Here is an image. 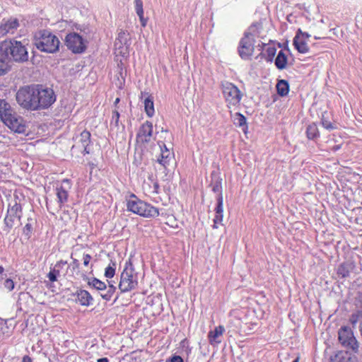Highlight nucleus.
Wrapping results in <instances>:
<instances>
[{
	"label": "nucleus",
	"instance_id": "1",
	"mask_svg": "<svg viewBox=\"0 0 362 362\" xmlns=\"http://www.w3.org/2000/svg\"><path fill=\"white\" fill-rule=\"evenodd\" d=\"M0 46L8 55L9 59L16 62H24L28 59V52L26 47L20 41L4 40Z\"/></svg>",
	"mask_w": 362,
	"mask_h": 362
},
{
	"label": "nucleus",
	"instance_id": "2",
	"mask_svg": "<svg viewBox=\"0 0 362 362\" xmlns=\"http://www.w3.org/2000/svg\"><path fill=\"white\" fill-rule=\"evenodd\" d=\"M127 210L146 218H155L158 216V209L138 199L132 194L127 203Z\"/></svg>",
	"mask_w": 362,
	"mask_h": 362
},
{
	"label": "nucleus",
	"instance_id": "3",
	"mask_svg": "<svg viewBox=\"0 0 362 362\" xmlns=\"http://www.w3.org/2000/svg\"><path fill=\"white\" fill-rule=\"evenodd\" d=\"M34 44L42 52L54 53L59 50L60 41L51 32L44 30L35 35Z\"/></svg>",
	"mask_w": 362,
	"mask_h": 362
},
{
	"label": "nucleus",
	"instance_id": "4",
	"mask_svg": "<svg viewBox=\"0 0 362 362\" xmlns=\"http://www.w3.org/2000/svg\"><path fill=\"white\" fill-rule=\"evenodd\" d=\"M37 85L25 86L18 89L16 98L18 104L25 110L36 111Z\"/></svg>",
	"mask_w": 362,
	"mask_h": 362
},
{
	"label": "nucleus",
	"instance_id": "5",
	"mask_svg": "<svg viewBox=\"0 0 362 362\" xmlns=\"http://www.w3.org/2000/svg\"><path fill=\"white\" fill-rule=\"evenodd\" d=\"M138 285L137 273L130 261L126 262L125 267L120 275L119 289L121 293H127L136 288Z\"/></svg>",
	"mask_w": 362,
	"mask_h": 362
},
{
	"label": "nucleus",
	"instance_id": "6",
	"mask_svg": "<svg viewBox=\"0 0 362 362\" xmlns=\"http://www.w3.org/2000/svg\"><path fill=\"white\" fill-rule=\"evenodd\" d=\"M36 110L48 109L56 101L57 97L52 88L37 85Z\"/></svg>",
	"mask_w": 362,
	"mask_h": 362
},
{
	"label": "nucleus",
	"instance_id": "7",
	"mask_svg": "<svg viewBox=\"0 0 362 362\" xmlns=\"http://www.w3.org/2000/svg\"><path fill=\"white\" fill-rule=\"evenodd\" d=\"M254 30L255 26H250L248 31L245 33L244 37L240 42L238 52L242 59H248L253 54L255 49V35L252 34V31Z\"/></svg>",
	"mask_w": 362,
	"mask_h": 362
},
{
	"label": "nucleus",
	"instance_id": "8",
	"mask_svg": "<svg viewBox=\"0 0 362 362\" xmlns=\"http://www.w3.org/2000/svg\"><path fill=\"white\" fill-rule=\"evenodd\" d=\"M86 40L76 33H70L65 37V45L74 53H82L86 49Z\"/></svg>",
	"mask_w": 362,
	"mask_h": 362
},
{
	"label": "nucleus",
	"instance_id": "9",
	"mask_svg": "<svg viewBox=\"0 0 362 362\" xmlns=\"http://www.w3.org/2000/svg\"><path fill=\"white\" fill-rule=\"evenodd\" d=\"M21 216V206L19 204L16 202L12 206L8 207L6 216L4 218L5 228L7 232H9L16 224L20 222Z\"/></svg>",
	"mask_w": 362,
	"mask_h": 362
},
{
	"label": "nucleus",
	"instance_id": "10",
	"mask_svg": "<svg viewBox=\"0 0 362 362\" xmlns=\"http://www.w3.org/2000/svg\"><path fill=\"white\" fill-rule=\"evenodd\" d=\"M3 123L16 133L24 134L26 132V124L24 119L16 112Z\"/></svg>",
	"mask_w": 362,
	"mask_h": 362
},
{
	"label": "nucleus",
	"instance_id": "11",
	"mask_svg": "<svg viewBox=\"0 0 362 362\" xmlns=\"http://www.w3.org/2000/svg\"><path fill=\"white\" fill-rule=\"evenodd\" d=\"M339 340L344 346L350 348L353 351H356L358 348L356 339L346 328H341L339 331Z\"/></svg>",
	"mask_w": 362,
	"mask_h": 362
},
{
	"label": "nucleus",
	"instance_id": "12",
	"mask_svg": "<svg viewBox=\"0 0 362 362\" xmlns=\"http://www.w3.org/2000/svg\"><path fill=\"white\" fill-rule=\"evenodd\" d=\"M71 187V184L68 179L63 180L60 185L57 187L56 194L60 207L68 201L69 192Z\"/></svg>",
	"mask_w": 362,
	"mask_h": 362
},
{
	"label": "nucleus",
	"instance_id": "13",
	"mask_svg": "<svg viewBox=\"0 0 362 362\" xmlns=\"http://www.w3.org/2000/svg\"><path fill=\"white\" fill-rule=\"evenodd\" d=\"M153 134V124L146 121L140 127L136 135L137 141L141 143H148Z\"/></svg>",
	"mask_w": 362,
	"mask_h": 362
},
{
	"label": "nucleus",
	"instance_id": "14",
	"mask_svg": "<svg viewBox=\"0 0 362 362\" xmlns=\"http://www.w3.org/2000/svg\"><path fill=\"white\" fill-rule=\"evenodd\" d=\"M18 27L19 22L17 18L3 19L0 23V35L4 36L8 33L13 34Z\"/></svg>",
	"mask_w": 362,
	"mask_h": 362
},
{
	"label": "nucleus",
	"instance_id": "15",
	"mask_svg": "<svg viewBox=\"0 0 362 362\" xmlns=\"http://www.w3.org/2000/svg\"><path fill=\"white\" fill-rule=\"evenodd\" d=\"M241 98L240 90L233 83H228V103L236 105L240 103Z\"/></svg>",
	"mask_w": 362,
	"mask_h": 362
},
{
	"label": "nucleus",
	"instance_id": "16",
	"mask_svg": "<svg viewBox=\"0 0 362 362\" xmlns=\"http://www.w3.org/2000/svg\"><path fill=\"white\" fill-rule=\"evenodd\" d=\"M90 144V133L88 131H83L80 135L76 137V145L81 146L83 148V154H88V146Z\"/></svg>",
	"mask_w": 362,
	"mask_h": 362
},
{
	"label": "nucleus",
	"instance_id": "17",
	"mask_svg": "<svg viewBox=\"0 0 362 362\" xmlns=\"http://www.w3.org/2000/svg\"><path fill=\"white\" fill-rule=\"evenodd\" d=\"M158 145L160 148V155L158 158V162L163 167L166 168L172 158V153L163 142H158Z\"/></svg>",
	"mask_w": 362,
	"mask_h": 362
},
{
	"label": "nucleus",
	"instance_id": "18",
	"mask_svg": "<svg viewBox=\"0 0 362 362\" xmlns=\"http://www.w3.org/2000/svg\"><path fill=\"white\" fill-rule=\"evenodd\" d=\"M15 113V110L5 100L0 99V119L4 122Z\"/></svg>",
	"mask_w": 362,
	"mask_h": 362
},
{
	"label": "nucleus",
	"instance_id": "19",
	"mask_svg": "<svg viewBox=\"0 0 362 362\" xmlns=\"http://www.w3.org/2000/svg\"><path fill=\"white\" fill-rule=\"evenodd\" d=\"M356 357L348 351H338L335 355L331 356L329 362H355Z\"/></svg>",
	"mask_w": 362,
	"mask_h": 362
},
{
	"label": "nucleus",
	"instance_id": "20",
	"mask_svg": "<svg viewBox=\"0 0 362 362\" xmlns=\"http://www.w3.org/2000/svg\"><path fill=\"white\" fill-rule=\"evenodd\" d=\"M76 300L83 306H89L92 304L93 298L88 291L80 289L76 292Z\"/></svg>",
	"mask_w": 362,
	"mask_h": 362
},
{
	"label": "nucleus",
	"instance_id": "21",
	"mask_svg": "<svg viewBox=\"0 0 362 362\" xmlns=\"http://www.w3.org/2000/svg\"><path fill=\"white\" fill-rule=\"evenodd\" d=\"M11 60L8 58V55L0 46V76L5 75L10 69Z\"/></svg>",
	"mask_w": 362,
	"mask_h": 362
},
{
	"label": "nucleus",
	"instance_id": "22",
	"mask_svg": "<svg viewBox=\"0 0 362 362\" xmlns=\"http://www.w3.org/2000/svg\"><path fill=\"white\" fill-rule=\"evenodd\" d=\"M231 119L235 127L241 128L245 134L247 133L248 127L245 116L239 112H236L234 115H231Z\"/></svg>",
	"mask_w": 362,
	"mask_h": 362
},
{
	"label": "nucleus",
	"instance_id": "23",
	"mask_svg": "<svg viewBox=\"0 0 362 362\" xmlns=\"http://www.w3.org/2000/svg\"><path fill=\"white\" fill-rule=\"evenodd\" d=\"M223 197L221 194H218L217 198V206L216 208V216L214 218V227L217 228V224L223 221Z\"/></svg>",
	"mask_w": 362,
	"mask_h": 362
},
{
	"label": "nucleus",
	"instance_id": "24",
	"mask_svg": "<svg viewBox=\"0 0 362 362\" xmlns=\"http://www.w3.org/2000/svg\"><path fill=\"white\" fill-rule=\"evenodd\" d=\"M225 328L223 326H218L214 330L209 332L208 337L211 344H218L221 340V337L223 334Z\"/></svg>",
	"mask_w": 362,
	"mask_h": 362
},
{
	"label": "nucleus",
	"instance_id": "25",
	"mask_svg": "<svg viewBox=\"0 0 362 362\" xmlns=\"http://www.w3.org/2000/svg\"><path fill=\"white\" fill-rule=\"evenodd\" d=\"M293 45L300 53L305 54L309 51L306 40L298 37V36H295L293 38Z\"/></svg>",
	"mask_w": 362,
	"mask_h": 362
},
{
	"label": "nucleus",
	"instance_id": "26",
	"mask_svg": "<svg viewBox=\"0 0 362 362\" xmlns=\"http://www.w3.org/2000/svg\"><path fill=\"white\" fill-rule=\"evenodd\" d=\"M287 62V56L286 55L283 50H280L275 59V66L278 69L283 70L286 68Z\"/></svg>",
	"mask_w": 362,
	"mask_h": 362
},
{
	"label": "nucleus",
	"instance_id": "27",
	"mask_svg": "<svg viewBox=\"0 0 362 362\" xmlns=\"http://www.w3.org/2000/svg\"><path fill=\"white\" fill-rule=\"evenodd\" d=\"M88 284L99 291H105L107 289L106 284L95 277L88 279Z\"/></svg>",
	"mask_w": 362,
	"mask_h": 362
},
{
	"label": "nucleus",
	"instance_id": "28",
	"mask_svg": "<svg viewBox=\"0 0 362 362\" xmlns=\"http://www.w3.org/2000/svg\"><path fill=\"white\" fill-rule=\"evenodd\" d=\"M144 110L148 117H152L155 113L153 98L151 95H148L144 100Z\"/></svg>",
	"mask_w": 362,
	"mask_h": 362
},
{
	"label": "nucleus",
	"instance_id": "29",
	"mask_svg": "<svg viewBox=\"0 0 362 362\" xmlns=\"http://www.w3.org/2000/svg\"><path fill=\"white\" fill-rule=\"evenodd\" d=\"M238 312L233 311L230 314V319L229 320L230 322V327L233 328V331H238L241 327L242 325V321L240 320V317H237L235 315Z\"/></svg>",
	"mask_w": 362,
	"mask_h": 362
},
{
	"label": "nucleus",
	"instance_id": "30",
	"mask_svg": "<svg viewBox=\"0 0 362 362\" xmlns=\"http://www.w3.org/2000/svg\"><path fill=\"white\" fill-rule=\"evenodd\" d=\"M277 93L281 96H285L288 93L289 85L288 83L284 79L279 80L276 84Z\"/></svg>",
	"mask_w": 362,
	"mask_h": 362
},
{
	"label": "nucleus",
	"instance_id": "31",
	"mask_svg": "<svg viewBox=\"0 0 362 362\" xmlns=\"http://www.w3.org/2000/svg\"><path fill=\"white\" fill-rule=\"evenodd\" d=\"M307 136L309 139H314L319 137L320 134L316 124H309L306 129Z\"/></svg>",
	"mask_w": 362,
	"mask_h": 362
},
{
	"label": "nucleus",
	"instance_id": "32",
	"mask_svg": "<svg viewBox=\"0 0 362 362\" xmlns=\"http://www.w3.org/2000/svg\"><path fill=\"white\" fill-rule=\"evenodd\" d=\"M108 286H107V289L105 293H100V296L103 299L106 301L110 300L113 294L116 291V286H114L110 281H108Z\"/></svg>",
	"mask_w": 362,
	"mask_h": 362
},
{
	"label": "nucleus",
	"instance_id": "33",
	"mask_svg": "<svg viewBox=\"0 0 362 362\" xmlns=\"http://www.w3.org/2000/svg\"><path fill=\"white\" fill-rule=\"evenodd\" d=\"M116 263L111 262L109 265L105 268V276L107 279L112 278L115 274Z\"/></svg>",
	"mask_w": 362,
	"mask_h": 362
},
{
	"label": "nucleus",
	"instance_id": "34",
	"mask_svg": "<svg viewBox=\"0 0 362 362\" xmlns=\"http://www.w3.org/2000/svg\"><path fill=\"white\" fill-rule=\"evenodd\" d=\"M350 269L349 266L347 264H341L339 265L337 269V274L341 277L345 278L349 276Z\"/></svg>",
	"mask_w": 362,
	"mask_h": 362
},
{
	"label": "nucleus",
	"instance_id": "35",
	"mask_svg": "<svg viewBox=\"0 0 362 362\" xmlns=\"http://www.w3.org/2000/svg\"><path fill=\"white\" fill-rule=\"evenodd\" d=\"M59 275H60V274L59 273V270H54V269H52V267H50L49 272L47 274V276L49 281L51 283H53V282L57 281Z\"/></svg>",
	"mask_w": 362,
	"mask_h": 362
},
{
	"label": "nucleus",
	"instance_id": "36",
	"mask_svg": "<svg viewBox=\"0 0 362 362\" xmlns=\"http://www.w3.org/2000/svg\"><path fill=\"white\" fill-rule=\"evenodd\" d=\"M321 124L323 126V127L329 131L337 129L336 125L332 124L328 119H327L324 115H322Z\"/></svg>",
	"mask_w": 362,
	"mask_h": 362
},
{
	"label": "nucleus",
	"instance_id": "37",
	"mask_svg": "<svg viewBox=\"0 0 362 362\" xmlns=\"http://www.w3.org/2000/svg\"><path fill=\"white\" fill-rule=\"evenodd\" d=\"M276 49L274 47H269L266 49L267 61L272 62L274 57L276 54Z\"/></svg>",
	"mask_w": 362,
	"mask_h": 362
},
{
	"label": "nucleus",
	"instance_id": "38",
	"mask_svg": "<svg viewBox=\"0 0 362 362\" xmlns=\"http://www.w3.org/2000/svg\"><path fill=\"white\" fill-rule=\"evenodd\" d=\"M135 10L138 16L144 14L143 2L141 0H134Z\"/></svg>",
	"mask_w": 362,
	"mask_h": 362
},
{
	"label": "nucleus",
	"instance_id": "39",
	"mask_svg": "<svg viewBox=\"0 0 362 362\" xmlns=\"http://www.w3.org/2000/svg\"><path fill=\"white\" fill-rule=\"evenodd\" d=\"M119 119V113L117 110H114L112 112V119H111V124H114L115 126H118Z\"/></svg>",
	"mask_w": 362,
	"mask_h": 362
},
{
	"label": "nucleus",
	"instance_id": "40",
	"mask_svg": "<svg viewBox=\"0 0 362 362\" xmlns=\"http://www.w3.org/2000/svg\"><path fill=\"white\" fill-rule=\"evenodd\" d=\"M4 286L8 291H11L14 288V282L11 279H6L4 283Z\"/></svg>",
	"mask_w": 362,
	"mask_h": 362
},
{
	"label": "nucleus",
	"instance_id": "41",
	"mask_svg": "<svg viewBox=\"0 0 362 362\" xmlns=\"http://www.w3.org/2000/svg\"><path fill=\"white\" fill-rule=\"evenodd\" d=\"M296 36H298V37L301 39H304L305 40H307L310 37V35L308 34L306 32H303L300 28L298 29Z\"/></svg>",
	"mask_w": 362,
	"mask_h": 362
},
{
	"label": "nucleus",
	"instance_id": "42",
	"mask_svg": "<svg viewBox=\"0 0 362 362\" xmlns=\"http://www.w3.org/2000/svg\"><path fill=\"white\" fill-rule=\"evenodd\" d=\"M67 264L66 261L64 260H59L58 261L52 269H54V270H59V273L60 274L61 269Z\"/></svg>",
	"mask_w": 362,
	"mask_h": 362
},
{
	"label": "nucleus",
	"instance_id": "43",
	"mask_svg": "<svg viewBox=\"0 0 362 362\" xmlns=\"http://www.w3.org/2000/svg\"><path fill=\"white\" fill-rule=\"evenodd\" d=\"M71 258L72 259V262L70 264V267H71L73 270L78 269L80 265L78 260L74 258L73 255H71Z\"/></svg>",
	"mask_w": 362,
	"mask_h": 362
},
{
	"label": "nucleus",
	"instance_id": "44",
	"mask_svg": "<svg viewBox=\"0 0 362 362\" xmlns=\"http://www.w3.org/2000/svg\"><path fill=\"white\" fill-rule=\"evenodd\" d=\"M117 40L121 42V43H124L125 44L126 43V41H127V38H126V33L123 30H121L119 33H118V37H117Z\"/></svg>",
	"mask_w": 362,
	"mask_h": 362
},
{
	"label": "nucleus",
	"instance_id": "45",
	"mask_svg": "<svg viewBox=\"0 0 362 362\" xmlns=\"http://www.w3.org/2000/svg\"><path fill=\"white\" fill-rule=\"evenodd\" d=\"M91 258L92 257H91V256L90 255L84 254L83 256V265L86 266V267L88 266Z\"/></svg>",
	"mask_w": 362,
	"mask_h": 362
},
{
	"label": "nucleus",
	"instance_id": "46",
	"mask_svg": "<svg viewBox=\"0 0 362 362\" xmlns=\"http://www.w3.org/2000/svg\"><path fill=\"white\" fill-rule=\"evenodd\" d=\"M170 362H184L182 357L180 356H173L171 359Z\"/></svg>",
	"mask_w": 362,
	"mask_h": 362
},
{
	"label": "nucleus",
	"instance_id": "47",
	"mask_svg": "<svg viewBox=\"0 0 362 362\" xmlns=\"http://www.w3.org/2000/svg\"><path fill=\"white\" fill-rule=\"evenodd\" d=\"M139 17V20L141 21L142 27H146L147 23V20L144 18V14H141V16H138Z\"/></svg>",
	"mask_w": 362,
	"mask_h": 362
},
{
	"label": "nucleus",
	"instance_id": "48",
	"mask_svg": "<svg viewBox=\"0 0 362 362\" xmlns=\"http://www.w3.org/2000/svg\"><path fill=\"white\" fill-rule=\"evenodd\" d=\"M22 362H33L32 358L29 356H24L22 358Z\"/></svg>",
	"mask_w": 362,
	"mask_h": 362
},
{
	"label": "nucleus",
	"instance_id": "49",
	"mask_svg": "<svg viewBox=\"0 0 362 362\" xmlns=\"http://www.w3.org/2000/svg\"><path fill=\"white\" fill-rule=\"evenodd\" d=\"M340 148H341V145H335L332 148V150L335 152V151H338L339 149H340Z\"/></svg>",
	"mask_w": 362,
	"mask_h": 362
},
{
	"label": "nucleus",
	"instance_id": "50",
	"mask_svg": "<svg viewBox=\"0 0 362 362\" xmlns=\"http://www.w3.org/2000/svg\"><path fill=\"white\" fill-rule=\"evenodd\" d=\"M98 362H109V360L107 358H100L98 359Z\"/></svg>",
	"mask_w": 362,
	"mask_h": 362
},
{
	"label": "nucleus",
	"instance_id": "51",
	"mask_svg": "<svg viewBox=\"0 0 362 362\" xmlns=\"http://www.w3.org/2000/svg\"><path fill=\"white\" fill-rule=\"evenodd\" d=\"M32 227H31V225L30 224H26L25 226V230H27L28 231H30Z\"/></svg>",
	"mask_w": 362,
	"mask_h": 362
},
{
	"label": "nucleus",
	"instance_id": "52",
	"mask_svg": "<svg viewBox=\"0 0 362 362\" xmlns=\"http://www.w3.org/2000/svg\"><path fill=\"white\" fill-rule=\"evenodd\" d=\"M219 189H220V187H219V185H216V186H214V187H213V190H214V192H219Z\"/></svg>",
	"mask_w": 362,
	"mask_h": 362
},
{
	"label": "nucleus",
	"instance_id": "53",
	"mask_svg": "<svg viewBox=\"0 0 362 362\" xmlns=\"http://www.w3.org/2000/svg\"><path fill=\"white\" fill-rule=\"evenodd\" d=\"M358 299L361 303V305L362 306V293H359L358 296Z\"/></svg>",
	"mask_w": 362,
	"mask_h": 362
},
{
	"label": "nucleus",
	"instance_id": "54",
	"mask_svg": "<svg viewBox=\"0 0 362 362\" xmlns=\"http://www.w3.org/2000/svg\"><path fill=\"white\" fill-rule=\"evenodd\" d=\"M158 185L157 183H156V184L154 185V189H155V192H156V193H158Z\"/></svg>",
	"mask_w": 362,
	"mask_h": 362
},
{
	"label": "nucleus",
	"instance_id": "55",
	"mask_svg": "<svg viewBox=\"0 0 362 362\" xmlns=\"http://www.w3.org/2000/svg\"><path fill=\"white\" fill-rule=\"evenodd\" d=\"M4 271V268L2 266H0V274H2Z\"/></svg>",
	"mask_w": 362,
	"mask_h": 362
},
{
	"label": "nucleus",
	"instance_id": "56",
	"mask_svg": "<svg viewBox=\"0 0 362 362\" xmlns=\"http://www.w3.org/2000/svg\"><path fill=\"white\" fill-rule=\"evenodd\" d=\"M119 102V98H116L115 101V104H117Z\"/></svg>",
	"mask_w": 362,
	"mask_h": 362
},
{
	"label": "nucleus",
	"instance_id": "57",
	"mask_svg": "<svg viewBox=\"0 0 362 362\" xmlns=\"http://www.w3.org/2000/svg\"><path fill=\"white\" fill-rule=\"evenodd\" d=\"M293 362H299V358H296Z\"/></svg>",
	"mask_w": 362,
	"mask_h": 362
},
{
	"label": "nucleus",
	"instance_id": "58",
	"mask_svg": "<svg viewBox=\"0 0 362 362\" xmlns=\"http://www.w3.org/2000/svg\"><path fill=\"white\" fill-rule=\"evenodd\" d=\"M46 284H47V286L51 287V286L48 283H47Z\"/></svg>",
	"mask_w": 362,
	"mask_h": 362
},
{
	"label": "nucleus",
	"instance_id": "59",
	"mask_svg": "<svg viewBox=\"0 0 362 362\" xmlns=\"http://www.w3.org/2000/svg\"><path fill=\"white\" fill-rule=\"evenodd\" d=\"M2 319L0 317V320H1Z\"/></svg>",
	"mask_w": 362,
	"mask_h": 362
}]
</instances>
